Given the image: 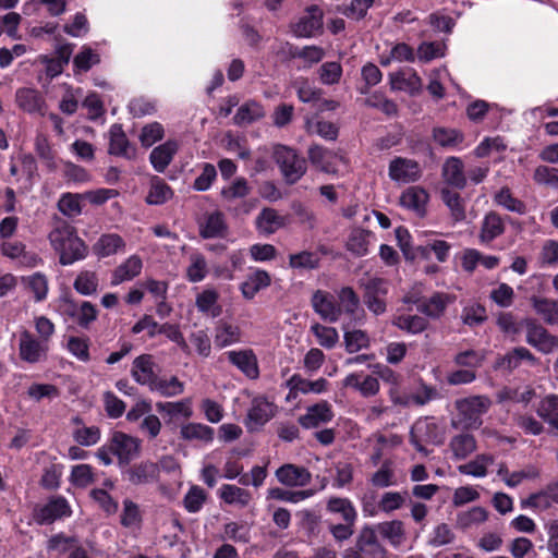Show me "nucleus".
<instances>
[{"instance_id":"nucleus-1","label":"nucleus","mask_w":558,"mask_h":558,"mask_svg":"<svg viewBox=\"0 0 558 558\" xmlns=\"http://www.w3.org/2000/svg\"><path fill=\"white\" fill-rule=\"evenodd\" d=\"M49 242L59 254L61 265H71L86 257L88 248L69 222L58 219L48 234Z\"/></svg>"},{"instance_id":"nucleus-2","label":"nucleus","mask_w":558,"mask_h":558,"mask_svg":"<svg viewBox=\"0 0 558 558\" xmlns=\"http://www.w3.org/2000/svg\"><path fill=\"white\" fill-rule=\"evenodd\" d=\"M493 401L487 396H470L454 401L456 416L451 421L454 428L476 429L482 416L490 409Z\"/></svg>"},{"instance_id":"nucleus-3","label":"nucleus","mask_w":558,"mask_h":558,"mask_svg":"<svg viewBox=\"0 0 558 558\" xmlns=\"http://www.w3.org/2000/svg\"><path fill=\"white\" fill-rule=\"evenodd\" d=\"M388 550L380 543L374 525H363L352 546L344 549L342 558H387Z\"/></svg>"},{"instance_id":"nucleus-4","label":"nucleus","mask_w":558,"mask_h":558,"mask_svg":"<svg viewBox=\"0 0 558 558\" xmlns=\"http://www.w3.org/2000/svg\"><path fill=\"white\" fill-rule=\"evenodd\" d=\"M274 158L288 184L296 183L306 172V160L288 146H276Z\"/></svg>"},{"instance_id":"nucleus-5","label":"nucleus","mask_w":558,"mask_h":558,"mask_svg":"<svg viewBox=\"0 0 558 558\" xmlns=\"http://www.w3.org/2000/svg\"><path fill=\"white\" fill-rule=\"evenodd\" d=\"M525 331V341L543 354H550L558 350V336L550 333L534 318H525L521 323Z\"/></svg>"},{"instance_id":"nucleus-6","label":"nucleus","mask_w":558,"mask_h":558,"mask_svg":"<svg viewBox=\"0 0 558 558\" xmlns=\"http://www.w3.org/2000/svg\"><path fill=\"white\" fill-rule=\"evenodd\" d=\"M360 288L363 290V302L371 313L375 316L386 313L388 284L385 279L374 277L367 281H360Z\"/></svg>"},{"instance_id":"nucleus-7","label":"nucleus","mask_w":558,"mask_h":558,"mask_svg":"<svg viewBox=\"0 0 558 558\" xmlns=\"http://www.w3.org/2000/svg\"><path fill=\"white\" fill-rule=\"evenodd\" d=\"M141 445L140 438L116 430L111 435L109 450L118 458L119 464H129L140 456Z\"/></svg>"},{"instance_id":"nucleus-8","label":"nucleus","mask_w":558,"mask_h":558,"mask_svg":"<svg viewBox=\"0 0 558 558\" xmlns=\"http://www.w3.org/2000/svg\"><path fill=\"white\" fill-rule=\"evenodd\" d=\"M49 345L37 339L29 330L20 332L19 355L29 364H36L47 359Z\"/></svg>"},{"instance_id":"nucleus-9","label":"nucleus","mask_w":558,"mask_h":558,"mask_svg":"<svg viewBox=\"0 0 558 558\" xmlns=\"http://www.w3.org/2000/svg\"><path fill=\"white\" fill-rule=\"evenodd\" d=\"M71 513L68 500L62 496H56L34 509V520L40 525L51 524L57 520L70 517Z\"/></svg>"},{"instance_id":"nucleus-10","label":"nucleus","mask_w":558,"mask_h":558,"mask_svg":"<svg viewBox=\"0 0 558 558\" xmlns=\"http://www.w3.org/2000/svg\"><path fill=\"white\" fill-rule=\"evenodd\" d=\"M388 175L393 182L413 183L421 179L422 168L416 160L395 157L389 163Z\"/></svg>"},{"instance_id":"nucleus-11","label":"nucleus","mask_w":558,"mask_h":558,"mask_svg":"<svg viewBox=\"0 0 558 558\" xmlns=\"http://www.w3.org/2000/svg\"><path fill=\"white\" fill-rule=\"evenodd\" d=\"M277 407L265 397H256L247 412L245 425L250 432H254L271 420Z\"/></svg>"},{"instance_id":"nucleus-12","label":"nucleus","mask_w":558,"mask_h":558,"mask_svg":"<svg viewBox=\"0 0 558 558\" xmlns=\"http://www.w3.org/2000/svg\"><path fill=\"white\" fill-rule=\"evenodd\" d=\"M323 28V11L317 5H311L305 13L291 24V32L296 37L315 36Z\"/></svg>"},{"instance_id":"nucleus-13","label":"nucleus","mask_w":558,"mask_h":558,"mask_svg":"<svg viewBox=\"0 0 558 558\" xmlns=\"http://www.w3.org/2000/svg\"><path fill=\"white\" fill-rule=\"evenodd\" d=\"M438 396L437 389L427 385H422L414 393H401L397 387H391L389 397L393 404L401 407L425 405Z\"/></svg>"},{"instance_id":"nucleus-14","label":"nucleus","mask_w":558,"mask_h":558,"mask_svg":"<svg viewBox=\"0 0 558 558\" xmlns=\"http://www.w3.org/2000/svg\"><path fill=\"white\" fill-rule=\"evenodd\" d=\"M276 478L287 487H304L312 481L311 472L293 463H286L276 470Z\"/></svg>"},{"instance_id":"nucleus-15","label":"nucleus","mask_w":558,"mask_h":558,"mask_svg":"<svg viewBox=\"0 0 558 558\" xmlns=\"http://www.w3.org/2000/svg\"><path fill=\"white\" fill-rule=\"evenodd\" d=\"M160 469L158 463L145 460L135 463L125 471V477L132 485L140 486L158 481Z\"/></svg>"},{"instance_id":"nucleus-16","label":"nucleus","mask_w":558,"mask_h":558,"mask_svg":"<svg viewBox=\"0 0 558 558\" xmlns=\"http://www.w3.org/2000/svg\"><path fill=\"white\" fill-rule=\"evenodd\" d=\"M429 201V194L421 186L414 185L405 189L399 198L402 207L413 211L417 217L426 216V207Z\"/></svg>"},{"instance_id":"nucleus-17","label":"nucleus","mask_w":558,"mask_h":558,"mask_svg":"<svg viewBox=\"0 0 558 558\" xmlns=\"http://www.w3.org/2000/svg\"><path fill=\"white\" fill-rule=\"evenodd\" d=\"M311 302L315 313L318 314L323 320L336 323L342 314V310L336 304L333 296L326 291H315Z\"/></svg>"},{"instance_id":"nucleus-18","label":"nucleus","mask_w":558,"mask_h":558,"mask_svg":"<svg viewBox=\"0 0 558 558\" xmlns=\"http://www.w3.org/2000/svg\"><path fill=\"white\" fill-rule=\"evenodd\" d=\"M108 153L130 160L136 157V148L128 140L121 124H112L109 130Z\"/></svg>"},{"instance_id":"nucleus-19","label":"nucleus","mask_w":558,"mask_h":558,"mask_svg":"<svg viewBox=\"0 0 558 558\" xmlns=\"http://www.w3.org/2000/svg\"><path fill=\"white\" fill-rule=\"evenodd\" d=\"M522 361H526L532 365H535L538 362V359L529 349L524 347H517L505 355L497 357L494 368L512 372L520 366Z\"/></svg>"},{"instance_id":"nucleus-20","label":"nucleus","mask_w":558,"mask_h":558,"mask_svg":"<svg viewBox=\"0 0 558 558\" xmlns=\"http://www.w3.org/2000/svg\"><path fill=\"white\" fill-rule=\"evenodd\" d=\"M453 300L454 298L448 293L435 292L429 298H422L418 303V312L428 318L438 319L445 314L447 306Z\"/></svg>"},{"instance_id":"nucleus-21","label":"nucleus","mask_w":558,"mask_h":558,"mask_svg":"<svg viewBox=\"0 0 558 558\" xmlns=\"http://www.w3.org/2000/svg\"><path fill=\"white\" fill-rule=\"evenodd\" d=\"M131 375L137 384L150 387L157 377L154 356L141 354L135 357L132 363Z\"/></svg>"},{"instance_id":"nucleus-22","label":"nucleus","mask_w":558,"mask_h":558,"mask_svg":"<svg viewBox=\"0 0 558 558\" xmlns=\"http://www.w3.org/2000/svg\"><path fill=\"white\" fill-rule=\"evenodd\" d=\"M441 177L446 184L463 190L466 186L463 161L459 157H449L441 167Z\"/></svg>"},{"instance_id":"nucleus-23","label":"nucleus","mask_w":558,"mask_h":558,"mask_svg":"<svg viewBox=\"0 0 558 558\" xmlns=\"http://www.w3.org/2000/svg\"><path fill=\"white\" fill-rule=\"evenodd\" d=\"M333 413L328 402L322 401L310 407L304 415L299 417V423L304 428H315L320 424L332 420Z\"/></svg>"},{"instance_id":"nucleus-24","label":"nucleus","mask_w":558,"mask_h":558,"mask_svg":"<svg viewBox=\"0 0 558 558\" xmlns=\"http://www.w3.org/2000/svg\"><path fill=\"white\" fill-rule=\"evenodd\" d=\"M198 228L199 235L203 239L225 238L228 232L225 215L219 210L206 215L204 221L198 225Z\"/></svg>"},{"instance_id":"nucleus-25","label":"nucleus","mask_w":558,"mask_h":558,"mask_svg":"<svg viewBox=\"0 0 558 558\" xmlns=\"http://www.w3.org/2000/svg\"><path fill=\"white\" fill-rule=\"evenodd\" d=\"M227 355L230 363L235 365L248 378L255 379L258 377L257 359L252 350L229 351Z\"/></svg>"},{"instance_id":"nucleus-26","label":"nucleus","mask_w":558,"mask_h":558,"mask_svg":"<svg viewBox=\"0 0 558 558\" xmlns=\"http://www.w3.org/2000/svg\"><path fill=\"white\" fill-rule=\"evenodd\" d=\"M178 149V142L173 140H169L163 144L155 147L149 155V161L153 168L157 172L162 173L172 161Z\"/></svg>"},{"instance_id":"nucleus-27","label":"nucleus","mask_w":558,"mask_h":558,"mask_svg":"<svg viewBox=\"0 0 558 558\" xmlns=\"http://www.w3.org/2000/svg\"><path fill=\"white\" fill-rule=\"evenodd\" d=\"M15 101L17 106L26 112L44 114V108L46 106L45 99L40 93L34 88H19L15 93Z\"/></svg>"},{"instance_id":"nucleus-28","label":"nucleus","mask_w":558,"mask_h":558,"mask_svg":"<svg viewBox=\"0 0 558 558\" xmlns=\"http://www.w3.org/2000/svg\"><path fill=\"white\" fill-rule=\"evenodd\" d=\"M219 498L227 505L246 508L253 501L250 490L233 484H223L218 490Z\"/></svg>"},{"instance_id":"nucleus-29","label":"nucleus","mask_w":558,"mask_h":558,"mask_svg":"<svg viewBox=\"0 0 558 558\" xmlns=\"http://www.w3.org/2000/svg\"><path fill=\"white\" fill-rule=\"evenodd\" d=\"M376 533L386 539L392 547L398 548L404 544L407 532L401 520L385 521L375 526Z\"/></svg>"},{"instance_id":"nucleus-30","label":"nucleus","mask_w":558,"mask_h":558,"mask_svg":"<svg viewBox=\"0 0 558 558\" xmlns=\"http://www.w3.org/2000/svg\"><path fill=\"white\" fill-rule=\"evenodd\" d=\"M256 228L264 234H272L277 230L286 227V217L279 215L275 208L266 207L260 210L256 217Z\"/></svg>"},{"instance_id":"nucleus-31","label":"nucleus","mask_w":558,"mask_h":558,"mask_svg":"<svg viewBox=\"0 0 558 558\" xmlns=\"http://www.w3.org/2000/svg\"><path fill=\"white\" fill-rule=\"evenodd\" d=\"M505 232V223L502 218L496 211H489L485 215L478 239L482 243H490Z\"/></svg>"},{"instance_id":"nucleus-32","label":"nucleus","mask_w":558,"mask_h":558,"mask_svg":"<svg viewBox=\"0 0 558 558\" xmlns=\"http://www.w3.org/2000/svg\"><path fill=\"white\" fill-rule=\"evenodd\" d=\"M143 268V262L140 256L132 255L119 265L112 274L111 284L118 286L124 281H130L137 277Z\"/></svg>"},{"instance_id":"nucleus-33","label":"nucleus","mask_w":558,"mask_h":558,"mask_svg":"<svg viewBox=\"0 0 558 558\" xmlns=\"http://www.w3.org/2000/svg\"><path fill=\"white\" fill-rule=\"evenodd\" d=\"M392 325L407 333L418 335L428 328L429 322L426 317L417 314H401L395 316Z\"/></svg>"},{"instance_id":"nucleus-34","label":"nucleus","mask_w":558,"mask_h":558,"mask_svg":"<svg viewBox=\"0 0 558 558\" xmlns=\"http://www.w3.org/2000/svg\"><path fill=\"white\" fill-rule=\"evenodd\" d=\"M270 276L265 270H255L241 283V292L246 300H252L262 289L269 287Z\"/></svg>"},{"instance_id":"nucleus-35","label":"nucleus","mask_w":558,"mask_h":558,"mask_svg":"<svg viewBox=\"0 0 558 558\" xmlns=\"http://www.w3.org/2000/svg\"><path fill=\"white\" fill-rule=\"evenodd\" d=\"M265 117L264 108L260 104L250 100L241 105L233 117V123L238 126H246Z\"/></svg>"},{"instance_id":"nucleus-36","label":"nucleus","mask_w":558,"mask_h":558,"mask_svg":"<svg viewBox=\"0 0 558 558\" xmlns=\"http://www.w3.org/2000/svg\"><path fill=\"white\" fill-rule=\"evenodd\" d=\"M532 307L547 325L558 324V301L542 296H532L530 299Z\"/></svg>"},{"instance_id":"nucleus-37","label":"nucleus","mask_w":558,"mask_h":558,"mask_svg":"<svg viewBox=\"0 0 558 558\" xmlns=\"http://www.w3.org/2000/svg\"><path fill=\"white\" fill-rule=\"evenodd\" d=\"M440 198L448 207L453 222L465 220V203L458 192L445 187L440 191Z\"/></svg>"},{"instance_id":"nucleus-38","label":"nucleus","mask_w":558,"mask_h":558,"mask_svg":"<svg viewBox=\"0 0 558 558\" xmlns=\"http://www.w3.org/2000/svg\"><path fill=\"white\" fill-rule=\"evenodd\" d=\"M125 248V242L117 233L102 234L94 245V252L99 257H108Z\"/></svg>"},{"instance_id":"nucleus-39","label":"nucleus","mask_w":558,"mask_h":558,"mask_svg":"<svg viewBox=\"0 0 558 558\" xmlns=\"http://www.w3.org/2000/svg\"><path fill=\"white\" fill-rule=\"evenodd\" d=\"M537 415L558 433V395L544 397L536 409Z\"/></svg>"},{"instance_id":"nucleus-40","label":"nucleus","mask_w":558,"mask_h":558,"mask_svg":"<svg viewBox=\"0 0 558 558\" xmlns=\"http://www.w3.org/2000/svg\"><path fill=\"white\" fill-rule=\"evenodd\" d=\"M180 436L184 440H198L209 444L214 440L215 430L202 423H187L181 426Z\"/></svg>"},{"instance_id":"nucleus-41","label":"nucleus","mask_w":558,"mask_h":558,"mask_svg":"<svg viewBox=\"0 0 558 558\" xmlns=\"http://www.w3.org/2000/svg\"><path fill=\"white\" fill-rule=\"evenodd\" d=\"M241 335L242 332L238 325L220 320L215 330V343L219 348H225L239 342Z\"/></svg>"},{"instance_id":"nucleus-42","label":"nucleus","mask_w":558,"mask_h":558,"mask_svg":"<svg viewBox=\"0 0 558 558\" xmlns=\"http://www.w3.org/2000/svg\"><path fill=\"white\" fill-rule=\"evenodd\" d=\"M173 196L172 189L159 177H153L150 187L146 196L149 205H162Z\"/></svg>"},{"instance_id":"nucleus-43","label":"nucleus","mask_w":558,"mask_h":558,"mask_svg":"<svg viewBox=\"0 0 558 558\" xmlns=\"http://www.w3.org/2000/svg\"><path fill=\"white\" fill-rule=\"evenodd\" d=\"M308 159L316 168L324 172H333L335 167L332 165V159L335 158V154L329 149L314 144L308 148L307 151Z\"/></svg>"},{"instance_id":"nucleus-44","label":"nucleus","mask_w":558,"mask_h":558,"mask_svg":"<svg viewBox=\"0 0 558 558\" xmlns=\"http://www.w3.org/2000/svg\"><path fill=\"white\" fill-rule=\"evenodd\" d=\"M371 232L361 228L351 230L345 247L355 256H364L368 252Z\"/></svg>"},{"instance_id":"nucleus-45","label":"nucleus","mask_w":558,"mask_h":558,"mask_svg":"<svg viewBox=\"0 0 558 558\" xmlns=\"http://www.w3.org/2000/svg\"><path fill=\"white\" fill-rule=\"evenodd\" d=\"M156 409L160 414L167 415L170 420L179 416L190 418L193 415L190 399H183L177 402H157Z\"/></svg>"},{"instance_id":"nucleus-46","label":"nucleus","mask_w":558,"mask_h":558,"mask_svg":"<svg viewBox=\"0 0 558 558\" xmlns=\"http://www.w3.org/2000/svg\"><path fill=\"white\" fill-rule=\"evenodd\" d=\"M149 389L157 391L162 397L171 398L183 393L184 384L180 381L177 376H171L170 378H160L157 376Z\"/></svg>"},{"instance_id":"nucleus-47","label":"nucleus","mask_w":558,"mask_h":558,"mask_svg":"<svg viewBox=\"0 0 558 558\" xmlns=\"http://www.w3.org/2000/svg\"><path fill=\"white\" fill-rule=\"evenodd\" d=\"M287 386H292L304 395L310 392L322 393L327 389L328 381L325 378H318L312 381L303 378L299 374H294L287 380Z\"/></svg>"},{"instance_id":"nucleus-48","label":"nucleus","mask_w":558,"mask_h":558,"mask_svg":"<svg viewBox=\"0 0 558 558\" xmlns=\"http://www.w3.org/2000/svg\"><path fill=\"white\" fill-rule=\"evenodd\" d=\"M252 187L245 178H236L228 186L220 191L221 198L227 203H232L235 199L244 198L250 195Z\"/></svg>"},{"instance_id":"nucleus-49","label":"nucleus","mask_w":558,"mask_h":558,"mask_svg":"<svg viewBox=\"0 0 558 558\" xmlns=\"http://www.w3.org/2000/svg\"><path fill=\"white\" fill-rule=\"evenodd\" d=\"M327 511L330 513H338L343 521H356L357 512L348 498L331 497L326 505Z\"/></svg>"},{"instance_id":"nucleus-50","label":"nucleus","mask_w":558,"mask_h":558,"mask_svg":"<svg viewBox=\"0 0 558 558\" xmlns=\"http://www.w3.org/2000/svg\"><path fill=\"white\" fill-rule=\"evenodd\" d=\"M487 518V510L483 507L476 506L466 511L460 512L457 515V525L462 530H468L484 523Z\"/></svg>"},{"instance_id":"nucleus-51","label":"nucleus","mask_w":558,"mask_h":558,"mask_svg":"<svg viewBox=\"0 0 558 558\" xmlns=\"http://www.w3.org/2000/svg\"><path fill=\"white\" fill-rule=\"evenodd\" d=\"M494 462L489 454H478L474 460L458 466L461 474L484 477L487 474V466Z\"/></svg>"},{"instance_id":"nucleus-52","label":"nucleus","mask_w":558,"mask_h":558,"mask_svg":"<svg viewBox=\"0 0 558 558\" xmlns=\"http://www.w3.org/2000/svg\"><path fill=\"white\" fill-rule=\"evenodd\" d=\"M100 62V57L90 47L83 46L73 59L74 74L89 71Z\"/></svg>"},{"instance_id":"nucleus-53","label":"nucleus","mask_w":558,"mask_h":558,"mask_svg":"<svg viewBox=\"0 0 558 558\" xmlns=\"http://www.w3.org/2000/svg\"><path fill=\"white\" fill-rule=\"evenodd\" d=\"M218 293L213 289H206L196 298V306L199 312L217 317L221 313V307L217 305Z\"/></svg>"},{"instance_id":"nucleus-54","label":"nucleus","mask_w":558,"mask_h":558,"mask_svg":"<svg viewBox=\"0 0 558 558\" xmlns=\"http://www.w3.org/2000/svg\"><path fill=\"white\" fill-rule=\"evenodd\" d=\"M208 274L206 258L201 253H192L190 255V265L186 268V278L190 282H199Z\"/></svg>"},{"instance_id":"nucleus-55","label":"nucleus","mask_w":558,"mask_h":558,"mask_svg":"<svg viewBox=\"0 0 558 558\" xmlns=\"http://www.w3.org/2000/svg\"><path fill=\"white\" fill-rule=\"evenodd\" d=\"M450 448L457 459H465L475 451L476 441L472 435L461 434L451 439Z\"/></svg>"},{"instance_id":"nucleus-56","label":"nucleus","mask_w":558,"mask_h":558,"mask_svg":"<svg viewBox=\"0 0 558 558\" xmlns=\"http://www.w3.org/2000/svg\"><path fill=\"white\" fill-rule=\"evenodd\" d=\"M314 494L315 489L312 488L304 490H286L279 487H274L268 490V498L298 504L312 497Z\"/></svg>"},{"instance_id":"nucleus-57","label":"nucleus","mask_w":558,"mask_h":558,"mask_svg":"<svg viewBox=\"0 0 558 558\" xmlns=\"http://www.w3.org/2000/svg\"><path fill=\"white\" fill-rule=\"evenodd\" d=\"M284 47L289 49L290 59L301 58L310 64L318 63L325 56L324 49L318 46H306L302 49L293 45H286Z\"/></svg>"},{"instance_id":"nucleus-58","label":"nucleus","mask_w":558,"mask_h":558,"mask_svg":"<svg viewBox=\"0 0 558 558\" xmlns=\"http://www.w3.org/2000/svg\"><path fill=\"white\" fill-rule=\"evenodd\" d=\"M305 128L307 133L317 134L327 141H336L338 137V128L329 121H312L307 119Z\"/></svg>"},{"instance_id":"nucleus-59","label":"nucleus","mask_w":558,"mask_h":558,"mask_svg":"<svg viewBox=\"0 0 558 558\" xmlns=\"http://www.w3.org/2000/svg\"><path fill=\"white\" fill-rule=\"evenodd\" d=\"M434 141L441 147H453L463 142V134L456 129L434 128Z\"/></svg>"},{"instance_id":"nucleus-60","label":"nucleus","mask_w":558,"mask_h":558,"mask_svg":"<svg viewBox=\"0 0 558 558\" xmlns=\"http://www.w3.org/2000/svg\"><path fill=\"white\" fill-rule=\"evenodd\" d=\"M494 201L497 205L505 207L509 211L518 213V214H524L525 213V205L522 201L515 198L512 196V193L509 187L504 186L498 191L495 196Z\"/></svg>"},{"instance_id":"nucleus-61","label":"nucleus","mask_w":558,"mask_h":558,"mask_svg":"<svg viewBox=\"0 0 558 558\" xmlns=\"http://www.w3.org/2000/svg\"><path fill=\"white\" fill-rule=\"evenodd\" d=\"M95 474L92 465L77 464L71 470L70 482L75 487L85 488L95 482Z\"/></svg>"},{"instance_id":"nucleus-62","label":"nucleus","mask_w":558,"mask_h":558,"mask_svg":"<svg viewBox=\"0 0 558 558\" xmlns=\"http://www.w3.org/2000/svg\"><path fill=\"white\" fill-rule=\"evenodd\" d=\"M311 331L317 338L318 343L326 349L333 348L339 341V333L333 327L316 323L312 325Z\"/></svg>"},{"instance_id":"nucleus-63","label":"nucleus","mask_w":558,"mask_h":558,"mask_svg":"<svg viewBox=\"0 0 558 558\" xmlns=\"http://www.w3.org/2000/svg\"><path fill=\"white\" fill-rule=\"evenodd\" d=\"M374 487L386 488L396 484L395 471L390 461H384L369 480Z\"/></svg>"},{"instance_id":"nucleus-64","label":"nucleus","mask_w":558,"mask_h":558,"mask_svg":"<svg viewBox=\"0 0 558 558\" xmlns=\"http://www.w3.org/2000/svg\"><path fill=\"white\" fill-rule=\"evenodd\" d=\"M537 260L542 268L558 266V241L546 240L541 247Z\"/></svg>"}]
</instances>
